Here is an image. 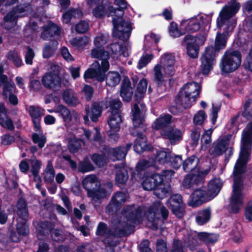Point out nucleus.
<instances>
[{"mask_svg": "<svg viewBox=\"0 0 252 252\" xmlns=\"http://www.w3.org/2000/svg\"><path fill=\"white\" fill-rule=\"evenodd\" d=\"M94 169V166L88 158H85L83 161L80 162L78 165V170L82 173L90 172Z\"/></svg>", "mask_w": 252, "mask_h": 252, "instance_id": "nucleus-52", "label": "nucleus"}, {"mask_svg": "<svg viewBox=\"0 0 252 252\" xmlns=\"http://www.w3.org/2000/svg\"><path fill=\"white\" fill-rule=\"evenodd\" d=\"M241 62V56L238 51L227 50L221 58L220 67L224 73L232 72L239 67Z\"/></svg>", "mask_w": 252, "mask_h": 252, "instance_id": "nucleus-8", "label": "nucleus"}, {"mask_svg": "<svg viewBox=\"0 0 252 252\" xmlns=\"http://www.w3.org/2000/svg\"><path fill=\"white\" fill-rule=\"evenodd\" d=\"M207 118V115L204 111L199 110L194 115L193 123L195 125H202Z\"/></svg>", "mask_w": 252, "mask_h": 252, "instance_id": "nucleus-53", "label": "nucleus"}, {"mask_svg": "<svg viewBox=\"0 0 252 252\" xmlns=\"http://www.w3.org/2000/svg\"><path fill=\"white\" fill-rule=\"evenodd\" d=\"M17 219L18 223L17 224V230L18 234L20 235H25L28 233L29 230L28 226L26 224V220H23V219L19 220Z\"/></svg>", "mask_w": 252, "mask_h": 252, "instance_id": "nucleus-59", "label": "nucleus"}, {"mask_svg": "<svg viewBox=\"0 0 252 252\" xmlns=\"http://www.w3.org/2000/svg\"><path fill=\"white\" fill-rule=\"evenodd\" d=\"M170 187L168 184H163L162 182L158 184L154 190V193L157 197L163 199L169 194Z\"/></svg>", "mask_w": 252, "mask_h": 252, "instance_id": "nucleus-38", "label": "nucleus"}, {"mask_svg": "<svg viewBox=\"0 0 252 252\" xmlns=\"http://www.w3.org/2000/svg\"><path fill=\"white\" fill-rule=\"evenodd\" d=\"M63 99L65 102L68 105H75L79 103L77 98L75 96L73 92L66 90L63 94Z\"/></svg>", "mask_w": 252, "mask_h": 252, "instance_id": "nucleus-46", "label": "nucleus"}, {"mask_svg": "<svg viewBox=\"0 0 252 252\" xmlns=\"http://www.w3.org/2000/svg\"><path fill=\"white\" fill-rule=\"evenodd\" d=\"M55 170L51 161H49L43 173V179L45 182L51 183L55 177Z\"/></svg>", "mask_w": 252, "mask_h": 252, "instance_id": "nucleus-41", "label": "nucleus"}, {"mask_svg": "<svg viewBox=\"0 0 252 252\" xmlns=\"http://www.w3.org/2000/svg\"><path fill=\"white\" fill-rule=\"evenodd\" d=\"M247 127L243 130L242 136V147L240 156L233 170L234 182L233 191L230 197L229 209L232 213H237L242 207L243 195V179L246 171V165L249 160L250 149L252 146V131L245 132Z\"/></svg>", "mask_w": 252, "mask_h": 252, "instance_id": "nucleus-3", "label": "nucleus"}, {"mask_svg": "<svg viewBox=\"0 0 252 252\" xmlns=\"http://www.w3.org/2000/svg\"><path fill=\"white\" fill-rule=\"evenodd\" d=\"M198 158L192 156L186 159L183 164V168L187 171H192L195 169L198 164Z\"/></svg>", "mask_w": 252, "mask_h": 252, "instance_id": "nucleus-45", "label": "nucleus"}, {"mask_svg": "<svg viewBox=\"0 0 252 252\" xmlns=\"http://www.w3.org/2000/svg\"><path fill=\"white\" fill-rule=\"evenodd\" d=\"M17 214L19 216L18 221L19 220L23 219L27 220L28 218L29 214L27 208L26 202L24 199H19L17 203Z\"/></svg>", "mask_w": 252, "mask_h": 252, "instance_id": "nucleus-40", "label": "nucleus"}, {"mask_svg": "<svg viewBox=\"0 0 252 252\" xmlns=\"http://www.w3.org/2000/svg\"><path fill=\"white\" fill-rule=\"evenodd\" d=\"M89 38L86 36L72 38L69 41L70 44L78 50H82L89 43Z\"/></svg>", "mask_w": 252, "mask_h": 252, "instance_id": "nucleus-39", "label": "nucleus"}, {"mask_svg": "<svg viewBox=\"0 0 252 252\" xmlns=\"http://www.w3.org/2000/svg\"><path fill=\"white\" fill-rule=\"evenodd\" d=\"M89 29V24L85 21H82L71 28V31L75 30L78 33H84Z\"/></svg>", "mask_w": 252, "mask_h": 252, "instance_id": "nucleus-60", "label": "nucleus"}, {"mask_svg": "<svg viewBox=\"0 0 252 252\" xmlns=\"http://www.w3.org/2000/svg\"><path fill=\"white\" fill-rule=\"evenodd\" d=\"M0 87H2V94L4 98L16 92V87L13 82L7 81L6 75L0 76Z\"/></svg>", "mask_w": 252, "mask_h": 252, "instance_id": "nucleus-23", "label": "nucleus"}, {"mask_svg": "<svg viewBox=\"0 0 252 252\" xmlns=\"http://www.w3.org/2000/svg\"><path fill=\"white\" fill-rule=\"evenodd\" d=\"M173 75L166 73L164 71V67L159 63H157L153 68L154 80L158 84H162L165 78Z\"/></svg>", "mask_w": 252, "mask_h": 252, "instance_id": "nucleus-28", "label": "nucleus"}, {"mask_svg": "<svg viewBox=\"0 0 252 252\" xmlns=\"http://www.w3.org/2000/svg\"><path fill=\"white\" fill-rule=\"evenodd\" d=\"M160 134L164 138L168 139L172 144L178 142L182 139L183 132L178 128L169 127L167 130L161 131Z\"/></svg>", "mask_w": 252, "mask_h": 252, "instance_id": "nucleus-20", "label": "nucleus"}, {"mask_svg": "<svg viewBox=\"0 0 252 252\" xmlns=\"http://www.w3.org/2000/svg\"><path fill=\"white\" fill-rule=\"evenodd\" d=\"M107 40V37L103 34L95 37L94 41V47L91 50V55L93 58L101 60V65L96 61L93 63L91 67L87 69L84 73V78L85 80L93 78H96L99 81L104 80V74L109 67L108 59L110 52L113 58L116 59L121 55L124 57L129 56L130 47L127 43H125L121 46L118 44H111L105 51L103 46L106 43Z\"/></svg>", "mask_w": 252, "mask_h": 252, "instance_id": "nucleus-2", "label": "nucleus"}, {"mask_svg": "<svg viewBox=\"0 0 252 252\" xmlns=\"http://www.w3.org/2000/svg\"><path fill=\"white\" fill-rule=\"evenodd\" d=\"M55 112L60 114L66 127L71 124H77L79 121V114L74 110H70L62 105L55 107Z\"/></svg>", "mask_w": 252, "mask_h": 252, "instance_id": "nucleus-13", "label": "nucleus"}, {"mask_svg": "<svg viewBox=\"0 0 252 252\" xmlns=\"http://www.w3.org/2000/svg\"><path fill=\"white\" fill-rule=\"evenodd\" d=\"M160 212L162 218L166 220L168 216V210L159 202H157L152 205L145 214L148 220L151 223L149 225L154 229H157L158 227V221L160 218Z\"/></svg>", "mask_w": 252, "mask_h": 252, "instance_id": "nucleus-11", "label": "nucleus"}, {"mask_svg": "<svg viewBox=\"0 0 252 252\" xmlns=\"http://www.w3.org/2000/svg\"><path fill=\"white\" fill-rule=\"evenodd\" d=\"M168 203L171 209L184 204L183 203L182 196L179 194L172 195L168 200Z\"/></svg>", "mask_w": 252, "mask_h": 252, "instance_id": "nucleus-55", "label": "nucleus"}, {"mask_svg": "<svg viewBox=\"0 0 252 252\" xmlns=\"http://www.w3.org/2000/svg\"><path fill=\"white\" fill-rule=\"evenodd\" d=\"M170 153L160 151L157 152L156 161H154L155 164L158 162L160 164H163L169 161Z\"/></svg>", "mask_w": 252, "mask_h": 252, "instance_id": "nucleus-51", "label": "nucleus"}, {"mask_svg": "<svg viewBox=\"0 0 252 252\" xmlns=\"http://www.w3.org/2000/svg\"><path fill=\"white\" fill-rule=\"evenodd\" d=\"M82 15V13L80 9H70L63 15V22L67 23L72 17L79 18Z\"/></svg>", "mask_w": 252, "mask_h": 252, "instance_id": "nucleus-47", "label": "nucleus"}, {"mask_svg": "<svg viewBox=\"0 0 252 252\" xmlns=\"http://www.w3.org/2000/svg\"><path fill=\"white\" fill-rule=\"evenodd\" d=\"M109 106L111 110L108 124L110 127V136H112L118 132L120 128L122 119L120 114L119 109L122 106V103L117 98H113L109 101Z\"/></svg>", "mask_w": 252, "mask_h": 252, "instance_id": "nucleus-9", "label": "nucleus"}, {"mask_svg": "<svg viewBox=\"0 0 252 252\" xmlns=\"http://www.w3.org/2000/svg\"><path fill=\"white\" fill-rule=\"evenodd\" d=\"M147 85L148 82L146 79H142L139 81L134 96L135 101H139L144 97L147 91Z\"/></svg>", "mask_w": 252, "mask_h": 252, "instance_id": "nucleus-36", "label": "nucleus"}, {"mask_svg": "<svg viewBox=\"0 0 252 252\" xmlns=\"http://www.w3.org/2000/svg\"><path fill=\"white\" fill-rule=\"evenodd\" d=\"M169 162L171 166L175 168H179L183 163L182 158L179 156L170 155Z\"/></svg>", "mask_w": 252, "mask_h": 252, "instance_id": "nucleus-64", "label": "nucleus"}, {"mask_svg": "<svg viewBox=\"0 0 252 252\" xmlns=\"http://www.w3.org/2000/svg\"><path fill=\"white\" fill-rule=\"evenodd\" d=\"M212 131V129H209L204 132L201 138L202 148L206 149L211 143Z\"/></svg>", "mask_w": 252, "mask_h": 252, "instance_id": "nucleus-58", "label": "nucleus"}, {"mask_svg": "<svg viewBox=\"0 0 252 252\" xmlns=\"http://www.w3.org/2000/svg\"><path fill=\"white\" fill-rule=\"evenodd\" d=\"M210 172V168L203 171H200L197 174H190L187 176L184 180L183 186L186 188H189L194 184H201L203 182L204 177Z\"/></svg>", "mask_w": 252, "mask_h": 252, "instance_id": "nucleus-17", "label": "nucleus"}, {"mask_svg": "<svg viewBox=\"0 0 252 252\" xmlns=\"http://www.w3.org/2000/svg\"><path fill=\"white\" fill-rule=\"evenodd\" d=\"M131 146V144H128L126 148L120 147L110 149L108 152V157L113 160H121L125 157L127 151L130 148Z\"/></svg>", "mask_w": 252, "mask_h": 252, "instance_id": "nucleus-31", "label": "nucleus"}, {"mask_svg": "<svg viewBox=\"0 0 252 252\" xmlns=\"http://www.w3.org/2000/svg\"><path fill=\"white\" fill-rule=\"evenodd\" d=\"M133 94L130 82L127 78L124 79L121 88V95L125 101H129Z\"/></svg>", "mask_w": 252, "mask_h": 252, "instance_id": "nucleus-32", "label": "nucleus"}, {"mask_svg": "<svg viewBox=\"0 0 252 252\" xmlns=\"http://www.w3.org/2000/svg\"><path fill=\"white\" fill-rule=\"evenodd\" d=\"M211 213L209 209H206L199 211L196 217V221L199 225H203L209 221Z\"/></svg>", "mask_w": 252, "mask_h": 252, "instance_id": "nucleus-42", "label": "nucleus"}, {"mask_svg": "<svg viewBox=\"0 0 252 252\" xmlns=\"http://www.w3.org/2000/svg\"><path fill=\"white\" fill-rule=\"evenodd\" d=\"M200 27V23L198 22L196 17L184 20L181 24V30H183V33L186 32H193L197 31Z\"/></svg>", "mask_w": 252, "mask_h": 252, "instance_id": "nucleus-24", "label": "nucleus"}, {"mask_svg": "<svg viewBox=\"0 0 252 252\" xmlns=\"http://www.w3.org/2000/svg\"><path fill=\"white\" fill-rule=\"evenodd\" d=\"M7 59L12 61L16 66L19 67L22 64V61L16 51H9L7 54Z\"/></svg>", "mask_w": 252, "mask_h": 252, "instance_id": "nucleus-57", "label": "nucleus"}, {"mask_svg": "<svg viewBox=\"0 0 252 252\" xmlns=\"http://www.w3.org/2000/svg\"><path fill=\"white\" fill-rule=\"evenodd\" d=\"M61 68L57 65L51 66L50 70L41 78V82L47 89L57 90L61 87V78L59 75Z\"/></svg>", "mask_w": 252, "mask_h": 252, "instance_id": "nucleus-10", "label": "nucleus"}, {"mask_svg": "<svg viewBox=\"0 0 252 252\" xmlns=\"http://www.w3.org/2000/svg\"><path fill=\"white\" fill-rule=\"evenodd\" d=\"M128 178L127 171L124 168H121L117 172L116 175V182L119 184H124Z\"/></svg>", "mask_w": 252, "mask_h": 252, "instance_id": "nucleus-50", "label": "nucleus"}, {"mask_svg": "<svg viewBox=\"0 0 252 252\" xmlns=\"http://www.w3.org/2000/svg\"><path fill=\"white\" fill-rule=\"evenodd\" d=\"M141 214L140 207L135 208L132 206L125 208L117 225L116 232L114 234H117V231L119 232L120 234H125L131 230L136 221H139Z\"/></svg>", "mask_w": 252, "mask_h": 252, "instance_id": "nucleus-6", "label": "nucleus"}, {"mask_svg": "<svg viewBox=\"0 0 252 252\" xmlns=\"http://www.w3.org/2000/svg\"><path fill=\"white\" fill-rule=\"evenodd\" d=\"M85 109L87 115L84 116V119L86 123L89 122V117L92 121L96 122L98 117L101 115V108L99 103L94 102L92 104L90 108L86 107Z\"/></svg>", "mask_w": 252, "mask_h": 252, "instance_id": "nucleus-22", "label": "nucleus"}, {"mask_svg": "<svg viewBox=\"0 0 252 252\" xmlns=\"http://www.w3.org/2000/svg\"><path fill=\"white\" fill-rule=\"evenodd\" d=\"M241 230L242 228L240 224L237 223L231 227L230 234L234 241L239 242L242 240Z\"/></svg>", "mask_w": 252, "mask_h": 252, "instance_id": "nucleus-48", "label": "nucleus"}, {"mask_svg": "<svg viewBox=\"0 0 252 252\" xmlns=\"http://www.w3.org/2000/svg\"><path fill=\"white\" fill-rule=\"evenodd\" d=\"M233 135L228 134L222 137H220L215 141L209 150L210 155L214 157L222 155L228 148Z\"/></svg>", "mask_w": 252, "mask_h": 252, "instance_id": "nucleus-14", "label": "nucleus"}, {"mask_svg": "<svg viewBox=\"0 0 252 252\" xmlns=\"http://www.w3.org/2000/svg\"><path fill=\"white\" fill-rule=\"evenodd\" d=\"M146 112L145 106L142 103L135 104L132 110L133 128L131 133L137 137L134 145V150L137 153H141L147 149L146 138L142 134L146 129L144 124Z\"/></svg>", "mask_w": 252, "mask_h": 252, "instance_id": "nucleus-4", "label": "nucleus"}, {"mask_svg": "<svg viewBox=\"0 0 252 252\" xmlns=\"http://www.w3.org/2000/svg\"><path fill=\"white\" fill-rule=\"evenodd\" d=\"M28 110L32 118L35 130H39L41 118L44 114V110L38 106H30Z\"/></svg>", "mask_w": 252, "mask_h": 252, "instance_id": "nucleus-18", "label": "nucleus"}, {"mask_svg": "<svg viewBox=\"0 0 252 252\" xmlns=\"http://www.w3.org/2000/svg\"><path fill=\"white\" fill-rule=\"evenodd\" d=\"M120 80V75L115 71L109 72L106 77V84L110 87H114L118 85Z\"/></svg>", "mask_w": 252, "mask_h": 252, "instance_id": "nucleus-43", "label": "nucleus"}, {"mask_svg": "<svg viewBox=\"0 0 252 252\" xmlns=\"http://www.w3.org/2000/svg\"><path fill=\"white\" fill-rule=\"evenodd\" d=\"M155 165V162L153 159L146 160L143 159L140 160L136 166L137 170L138 171H142L145 169Z\"/></svg>", "mask_w": 252, "mask_h": 252, "instance_id": "nucleus-62", "label": "nucleus"}, {"mask_svg": "<svg viewBox=\"0 0 252 252\" xmlns=\"http://www.w3.org/2000/svg\"><path fill=\"white\" fill-rule=\"evenodd\" d=\"M50 44L51 45H46L43 49V56L45 58L50 57L58 45V42L56 41H53Z\"/></svg>", "mask_w": 252, "mask_h": 252, "instance_id": "nucleus-54", "label": "nucleus"}, {"mask_svg": "<svg viewBox=\"0 0 252 252\" xmlns=\"http://www.w3.org/2000/svg\"><path fill=\"white\" fill-rule=\"evenodd\" d=\"M27 12L22 6L13 9L4 17L0 24L1 27L8 31H14L18 18L26 15Z\"/></svg>", "mask_w": 252, "mask_h": 252, "instance_id": "nucleus-12", "label": "nucleus"}, {"mask_svg": "<svg viewBox=\"0 0 252 252\" xmlns=\"http://www.w3.org/2000/svg\"><path fill=\"white\" fill-rule=\"evenodd\" d=\"M163 182V179L159 174H155L146 178L142 183L145 190H151L156 188L158 184Z\"/></svg>", "mask_w": 252, "mask_h": 252, "instance_id": "nucleus-27", "label": "nucleus"}, {"mask_svg": "<svg viewBox=\"0 0 252 252\" xmlns=\"http://www.w3.org/2000/svg\"><path fill=\"white\" fill-rule=\"evenodd\" d=\"M102 2L103 0H87V2L90 6H95L93 10V13L97 18L101 17L105 13L104 7L102 5Z\"/></svg>", "mask_w": 252, "mask_h": 252, "instance_id": "nucleus-33", "label": "nucleus"}, {"mask_svg": "<svg viewBox=\"0 0 252 252\" xmlns=\"http://www.w3.org/2000/svg\"><path fill=\"white\" fill-rule=\"evenodd\" d=\"M108 153L103 155L94 154L92 156V160L98 166H103L108 160Z\"/></svg>", "mask_w": 252, "mask_h": 252, "instance_id": "nucleus-49", "label": "nucleus"}, {"mask_svg": "<svg viewBox=\"0 0 252 252\" xmlns=\"http://www.w3.org/2000/svg\"><path fill=\"white\" fill-rule=\"evenodd\" d=\"M240 4L236 0H230L220 12L217 19V27L222 33L218 32L215 39L214 47H207L201 58V70L203 74H207L212 69L217 53L226 46L227 36L231 33L236 25V21L231 19L239 10Z\"/></svg>", "mask_w": 252, "mask_h": 252, "instance_id": "nucleus-1", "label": "nucleus"}, {"mask_svg": "<svg viewBox=\"0 0 252 252\" xmlns=\"http://www.w3.org/2000/svg\"><path fill=\"white\" fill-rule=\"evenodd\" d=\"M172 117L169 114H162L156 119L152 124V127L155 130L160 129L161 131L167 130L168 126L172 122Z\"/></svg>", "mask_w": 252, "mask_h": 252, "instance_id": "nucleus-21", "label": "nucleus"}, {"mask_svg": "<svg viewBox=\"0 0 252 252\" xmlns=\"http://www.w3.org/2000/svg\"><path fill=\"white\" fill-rule=\"evenodd\" d=\"M111 188L112 184L110 183L107 185V188L105 186L100 185L99 187L94 189L93 191L89 192L88 196L92 198V200L96 202L108 196Z\"/></svg>", "mask_w": 252, "mask_h": 252, "instance_id": "nucleus-19", "label": "nucleus"}, {"mask_svg": "<svg viewBox=\"0 0 252 252\" xmlns=\"http://www.w3.org/2000/svg\"><path fill=\"white\" fill-rule=\"evenodd\" d=\"M211 200V199L207 191L199 189H196L192 194L191 199L189 202V205L195 207Z\"/></svg>", "mask_w": 252, "mask_h": 252, "instance_id": "nucleus-16", "label": "nucleus"}, {"mask_svg": "<svg viewBox=\"0 0 252 252\" xmlns=\"http://www.w3.org/2000/svg\"><path fill=\"white\" fill-rule=\"evenodd\" d=\"M82 185L84 188L88 191V195H89V192L93 191L94 189L99 187L100 182L96 176L91 174L87 176L83 179Z\"/></svg>", "mask_w": 252, "mask_h": 252, "instance_id": "nucleus-25", "label": "nucleus"}, {"mask_svg": "<svg viewBox=\"0 0 252 252\" xmlns=\"http://www.w3.org/2000/svg\"><path fill=\"white\" fill-rule=\"evenodd\" d=\"M127 198L126 193L123 192H117L112 198L110 206H113L117 208L122 203H124Z\"/></svg>", "mask_w": 252, "mask_h": 252, "instance_id": "nucleus-44", "label": "nucleus"}, {"mask_svg": "<svg viewBox=\"0 0 252 252\" xmlns=\"http://www.w3.org/2000/svg\"><path fill=\"white\" fill-rule=\"evenodd\" d=\"M79 136H80V134L78 133L77 130H75L72 135L68 134L67 136L66 140L68 141V147L71 152H77L80 149L82 143L84 144L83 141L77 138L76 137Z\"/></svg>", "mask_w": 252, "mask_h": 252, "instance_id": "nucleus-26", "label": "nucleus"}, {"mask_svg": "<svg viewBox=\"0 0 252 252\" xmlns=\"http://www.w3.org/2000/svg\"><path fill=\"white\" fill-rule=\"evenodd\" d=\"M176 62L175 54L173 53L166 52L160 56L159 63L164 67V71L166 73L174 75Z\"/></svg>", "mask_w": 252, "mask_h": 252, "instance_id": "nucleus-15", "label": "nucleus"}, {"mask_svg": "<svg viewBox=\"0 0 252 252\" xmlns=\"http://www.w3.org/2000/svg\"><path fill=\"white\" fill-rule=\"evenodd\" d=\"M193 39H187L186 36L184 37L188 55L191 58H195L198 56L199 48L193 43Z\"/></svg>", "mask_w": 252, "mask_h": 252, "instance_id": "nucleus-34", "label": "nucleus"}, {"mask_svg": "<svg viewBox=\"0 0 252 252\" xmlns=\"http://www.w3.org/2000/svg\"><path fill=\"white\" fill-rule=\"evenodd\" d=\"M108 16L112 17L113 24V35L123 40H127L130 34L131 26L130 23L124 19V12L121 9H115L110 7Z\"/></svg>", "mask_w": 252, "mask_h": 252, "instance_id": "nucleus-5", "label": "nucleus"}, {"mask_svg": "<svg viewBox=\"0 0 252 252\" xmlns=\"http://www.w3.org/2000/svg\"><path fill=\"white\" fill-rule=\"evenodd\" d=\"M244 116L248 120L251 121L247 126L245 132L249 131L250 128L252 131V100L247 101L244 106Z\"/></svg>", "mask_w": 252, "mask_h": 252, "instance_id": "nucleus-37", "label": "nucleus"}, {"mask_svg": "<svg viewBox=\"0 0 252 252\" xmlns=\"http://www.w3.org/2000/svg\"><path fill=\"white\" fill-rule=\"evenodd\" d=\"M96 234L98 236L105 237H109L112 235L110 230L107 229L106 225L103 222L99 223L96 230Z\"/></svg>", "mask_w": 252, "mask_h": 252, "instance_id": "nucleus-56", "label": "nucleus"}, {"mask_svg": "<svg viewBox=\"0 0 252 252\" xmlns=\"http://www.w3.org/2000/svg\"><path fill=\"white\" fill-rule=\"evenodd\" d=\"M222 186V182L219 178H215L208 183L207 192L211 199L216 196Z\"/></svg>", "mask_w": 252, "mask_h": 252, "instance_id": "nucleus-30", "label": "nucleus"}, {"mask_svg": "<svg viewBox=\"0 0 252 252\" xmlns=\"http://www.w3.org/2000/svg\"><path fill=\"white\" fill-rule=\"evenodd\" d=\"M32 137L33 142L37 144L39 147L42 148L44 147L46 142V138L44 135L34 133Z\"/></svg>", "mask_w": 252, "mask_h": 252, "instance_id": "nucleus-63", "label": "nucleus"}, {"mask_svg": "<svg viewBox=\"0 0 252 252\" xmlns=\"http://www.w3.org/2000/svg\"><path fill=\"white\" fill-rule=\"evenodd\" d=\"M200 89V85L196 82L186 84L181 89L177 103L185 108L190 107L199 96Z\"/></svg>", "mask_w": 252, "mask_h": 252, "instance_id": "nucleus-7", "label": "nucleus"}, {"mask_svg": "<svg viewBox=\"0 0 252 252\" xmlns=\"http://www.w3.org/2000/svg\"><path fill=\"white\" fill-rule=\"evenodd\" d=\"M197 238L207 245H210L217 242L219 239V236L215 233L200 232L197 234Z\"/></svg>", "mask_w": 252, "mask_h": 252, "instance_id": "nucleus-35", "label": "nucleus"}, {"mask_svg": "<svg viewBox=\"0 0 252 252\" xmlns=\"http://www.w3.org/2000/svg\"><path fill=\"white\" fill-rule=\"evenodd\" d=\"M59 33V29L58 27L54 24H50L46 31H44L41 34L43 38H45V36L47 34H49L51 36L58 35Z\"/></svg>", "mask_w": 252, "mask_h": 252, "instance_id": "nucleus-61", "label": "nucleus"}, {"mask_svg": "<svg viewBox=\"0 0 252 252\" xmlns=\"http://www.w3.org/2000/svg\"><path fill=\"white\" fill-rule=\"evenodd\" d=\"M0 125L9 130H13L14 129L13 122L8 117L3 103H0Z\"/></svg>", "mask_w": 252, "mask_h": 252, "instance_id": "nucleus-29", "label": "nucleus"}]
</instances>
